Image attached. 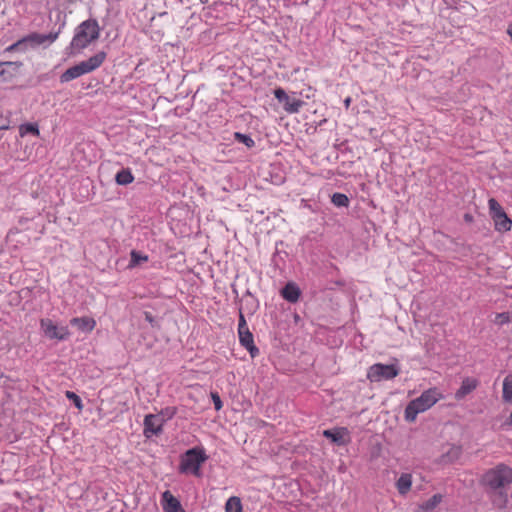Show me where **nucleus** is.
I'll return each instance as SVG.
<instances>
[{
  "label": "nucleus",
  "instance_id": "obj_24",
  "mask_svg": "<svg viewBox=\"0 0 512 512\" xmlns=\"http://www.w3.org/2000/svg\"><path fill=\"white\" fill-rule=\"evenodd\" d=\"M226 512H242V504L239 497H230L225 504Z\"/></svg>",
  "mask_w": 512,
  "mask_h": 512
},
{
  "label": "nucleus",
  "instance_id": "obj_12",
  "mask_svg": "<svg viewBox=\"0 0 512 512\" xmlns=\"http://www.w3.org/2000/svg\"><path fill=\"white\" fill-rule=\"evenodd\" d=\"M322 435L329 439L332 443L338 446H344L348 442V440L345 439V436L349 435V431L346 427H337L324 430Z\"/></svg>",
  "mask_w": 512,
  "mask_h": 512
},
{
  "label": "nucleus",
  "instance_id": "obj_8",
  "mask_svg": "<svg viewBox=\"0 0 512 512\" xmlns=\"http://www.w3.org/2000/svg\"><path fill=\"white\" fill-rule=\"evenodd\" d=\"M489 212L494 221L495 229L499 232H507L511 229L512 221L507 216L501 205L494 198L488 201Z\"/></svg>",
  "mask_w": 512,
  "mask_h": 512
},
{
  "label": "nucleus",
  "instance_id": "obj_11",
  "mask_svg": "<svg viewBox=\"0 0 512 512\" xmlns=\"http://www.w3.org/2000/svg\"><path fill=\"white\" fill-rule=\"evenodd\" d=\"M164 420L156 414H148L144 418V435L150 438L159 435L163 431Z\"/></svg>",
  "mask_w": 512,
  "mask_h": 512
},
{
  "label": "nucleus",
  "instance_id": "obj_22",
  "mask_svg": "<svg viewBox=\"0 0 512 512\" xmlns=\"http://www.w3.org/2000/svg\"><path fill=\"white\" fill-rule=\"evenodd\" d=\"M115 181L118 185H128L134 181V176L129 168L122 169L116 174Z\"/></svg>",
  "mask_w": 512,
  "mask_h": 512
},
{
  "label": "nucleus",
  "instance_id": "obj_13",
  "mask_svg": "<svg viewBox=\"0 0 512 512\" xmlns=\"http://www.w3.org/2000/svg\"><path fill=\"white\" fill-rule=\"evenodd\" d=\"M60 33V30L57 32H51L49 34H39V33H31L24 37L26 46L30 44L31 46H39L44 44L45 42L53 43Z\"/></svg>",
  "mask_w": 512,
  "mask_h": 512
},
{
  "label": "nucleus",
  "instance_id": "obj_18",
  "mask_svg": "<svg viewBox=\"0 0 512 512\" xmlns=\"http://www.w3.org/2000/svg\"><path fill=\"white\" fill-rule=\"evenodd\" d=\"M300 295V288L294 282H288L281 290V296L290 303H296Z\"/></svg>",
  "mask_w": 512,
  "mask_h": 512
},
{
  "label": "nucleus",
  "instance_id": "obj_14",
  "mask_svg": "<svg viewBox=\"0 0 512 512\" xmlns=\"http://www.w3.org/2000/svg\"><path fill=\"white\" fill-rule=\"evenodd\" d=\"M461 455V446L451 445L446 452L439 456L436 462L440 465L453 464L461 457Z\"/></svg>",
  "mask_w": 512,
  "mask_h": 512
},
{
  "label": "nucleus",
  "instance_id": "obj_35",
  "mask_svg": "<svg viewBox=\"0 0 512 512\" xmlns=\"http://www.w3.org/2000/svg\"><path fill=\"white\" fill-rule=\"evenodd\" d=\"M211 398L214 403V407L216 411H219L223 407L222 400L217 392L211 393Z\"/></svg>",
  "mask_w": 512,
  "mask_h": 512
},
{
  "label": "nucleus",
  "instance_id": "obj_9",
  "mask_svg": "<svg viewBox=\"0 0 512 512\" xmlns=\"http://www.w3.org/2000/svg\"><path fill=\"white\" fill-rule=\"evenodd\" d=\"M400 369L395 364L376 363L372 365L367 373L370 381L390 380L398 376Z\"/></svg>",
  "mask_w": 512,
  "mask_h": 512
},
{
  "label": "nucleus",
  "instance_id": "obj_34",
  "mask_svg": "<svg viewBox=\"0 0 512 512\" xmlns=\"http://www.w3.org/2000/svg\"><path fill=\"white\" fill-rule=\"evenodd\" d=\"M26 47L24 38L18 40L17 42L10 45L6 50L7 51H15V50H23Z\"/></svg>",
  "mask_w": 512,
  "mask_h": 512
},
{
  "label": "nucleus",
  "instance_id": "obj_30",
  "mask_svg": "<svg viewBox=\"0 0 512 512\" xmlns=\"http://www.w3.org/2000/svg\"><path fill=\"white\" fill-rule=\"evenodd\" d=\"M148 260V256L140 254L136 250L131 251V260H130V266H136L139 265L141 262H145Z\"/></svg>",
  "mask_w": 512,
  "mask_h": 512
},
{
  "label": "nucleus",
  "instance_id": "obj_36",
  "mask_svg": "<svg viewBox=\"0 0 512 512\" xmlns=\"http://www.w3.org/2000/svg\"><path fill=\"white\" fill-rule=\"evenodd\" d=\"M144 318H145V320H146L147 322H149V323H150V325H151L152 327H157V328H159V323H158V321L155 319V317L152 315V313H151V312H149V311H144Z\"/></svg>",
  "mask_w": 512,
  "mask_h": 512
},
{
  "label": "nucleus",
  "instance_id": "obj_41",
  "mask_svg": "<svg viewBox=\"0 0 512 512\" xmlns=\"http://www.w3.org/2000/svg\"><path fill=\"white\" fill-rule=\"evenodd\" d=\"M507 33L509 34L510 38H511V41H512V24L509 25L508 27V30H507Z\"/></svg>",
  "mask_w": 512,
  "mask_h": 512
},
{
  "label": "nucleus",
  "instance_id": "obj_37",
  "mask_svg": "<svg viewBox=\"0 0 512 512\" xmlns=\"http://www.w3.org/2000/svg\"><path fill=\"white\" fill-rule=\"evenodd\" d=\"M7 66V67H13V70L15 72H18L19 68L22 66V62L19 61H6V62H0V67Z\"/></svg>",
  "mask_w": 512,
  "mask_h": 512
},
{
  "label": "nucleus",
  "instance_id": "obj_21",
  "mask_svg": "<svg viewBox=\"0 0 512 512\" xmlns=\"http://www.w3.org/2000/svg\"><path fill=\"white\" fill-rule=\"evenodd\" d=\"M502 399L505 403H512V374L504 378Z\"/></svg>",
  "mask_w": 512,
  "mask_h": 512
},
{
  "label": "nucleus",
  "instance_id": "obj_16",
  "mask_svg": "<svg viewBox=\"0 0 512 512\" xmlns=\"http://www.w3.org/2000/svg\"><path fill=\"white\" fill-rule=\"evenodd\" d=\"M163 497V509L165 512H185L180 501L170 491H165Z\"/></svg>",
  "mask_w": 512,
  "mask_h": 512
},
{
  "label": "nucleus",
  "instance_id": "obj_29",
  "mask_svg": "<svg viewBox=\"0 0 512 512\" xmlns=\"http://www.w3.org/2000/svg\"><path fill=\"white\" fill-rule=\"evenodd\" d=\"M20 133H21V135H24V134H27V133H30V134H33V135H38L39 134V129H38L37 124L26 123V124H22L20 126Z\"/></svg>",
  "mask_w": 512,
  "mask_h": 512
},
{
  "label": "nucleus",
  "instance_id": "obj_10",
  "mask_svg": "<svg viewBox=\"0 0 512 512\" xmlns=\"http://www.w3.org/2000/svg\"><path fill=\"white\" fill-rule=\"evenodd\" d=\"M275 98L284 104V110L288 113H298L300 108L304 105V101L297 98L290 97L284 89L276 88L274 90Z\"/></svg>",
  "mask_w": 512,
  "mask_h": 512
},
{
  "label": "nucleus",
  "instance_id": "obj_38",
  "mask_svg": "<svg viewBox=\"0 0 512 512\" xmlns=\"http://www.w3.org/2000/svg\"><path fill=\"white\" fill-rule=\"evenodd\" d=\"M504 425L512 426V411H511L510 416L505 420Z\"/></svg>",
  "mask_w": 512,
  "mask_h": 512
},
{
  "label": "nucleus",
  "instance_id": "obj_19",
  "mask_svg": "<svg viewBox=\"0 0 512 512\" xmlns=\"http://www.w3.org/2000/svg\"><path fill=\"white\" fill-rule=\"evenodd\" d=\"M70 324L82 332H90L94 329L96 322L93 318L84 316L72 318Z\"/></svg>",
  "mask_w": 512,
  "mask_h": 512
},
{
  "label": "nucleus",
  "instance_id": "obj_27",
  "mask_svg": "<svg viewBox=\"0 0 512 512\" xmlns=\"http://www.w3.org/2000/svg\"><path fill=\"white\" fill-rule=\"evenodd\" d=\"M441 500L442 496L440 494H434L431 498L423 503L422 507L425 510H432L441 502Z\"/></svg>",
  "mask_w": 512,
  "mask_h": 512
},
{
  "label": "nucleus",
  "instance_id": "obj_26",
  "mask_svg": "<svg viewBox=\"0 0 512 512\" xmlns=\"http://www.w3.org/2000/svg\"><path fill=\"white\" fill-rule=\"evenodd\" d=\"M234 139L239 143L244 144L247 148H252L255 146V141L247 134L235 132Z\"/></svg>",
  "mask_w": 512,
  "mask_h": 512
},
{
  "label": "nucleus",
  "instance_id": "obj_15",
  "mask_svg": "<svg viewBox=\"0 0 512 512\" xmlns=\"http://www.w3.org/2000/svg\"><path fill=\"white\" fill-rule=\"evenodd\" d=\"M477 386H478L477 379L466 377L465 379H463L459 389L455 392V399L456 400L464 399L469 393H471L473 390H475L477 388Z\"/></svg>",
  "mask_w": 512,
  "mask_h": 512
},
{
  "label": "nucleus",
  "instance_id": "obj_31",
  "mask_svg": "<svg viewBox=\"0 0 512 512\" xmlns=\"http://www.w3.org/2000/svg\"><path fill=\"white\" fill-rule=\"evenodd\" d=\"M66 397L73 402V404L78 410L83 409L82 400L76 393L72 391H66Z\"/></svg>",
  "mask_w": 512,
  "mask_h": 512
},
{
  "label": "nucleus",
  "instance_id": "obj_4",
  "mask_svg": "<svg viewBox=\"0 0 512 512\" xmlns=\"http://www.w3.org/2000/svg\"><path fill=\"white\" fill-rule=\"evenodd\" d=\"M440 394L436 388H430L424 391L419 397L410 401L405 408V420L414 422L419 413L431 408L439 399Z\"/></svg>",
  "mask_w": 512,
  "mask_h": 512
},
{
  "label": "nucleus",
  "instance_id": "obj_23",
  "mask_svg": "<svg viewBox=\"0 0 512 512\" xmlns=\"http://www.w3.org/2000/svg\"><path fill=\"white\" fill-rule=\"evenodd\" d=\"M411 484V476L409 474H402L397 480V489L399 493H407L411 488Z\"/></svg>",
  "mask_w": 512,
  "mask_h": 512
},
{
  "label": "nucleus",
  "instance_id": "obj_7",
  "mask_svg": "<svg viewBox=\"0 0 512 512\" xmlns=\"http://www.w3.org/2000/svg\"><path fill=\"white\" fill-rule=\"evenodd\" d=\"M238 335L240 344L247 349L252 358L259 355V349L254 344L253 334L250 332L249 327L246 323L242 308H239V323H238Z\"/></svg>",
  "mask_w": 512,
  "mask_h": 512
},
{
  "label": "nucleus",
  "instance_id": "obj_2",
  "mask_svg": "<svg viewBox=\"0 0 512 512\" xmlns=\"http://www.w3.org/2000/svg\"><path fill=\"white\" fill-rule=\"evenodd\" d=\"M100 28L96 19H88L83 21L75 29L74 37L70 43V54L80 52L90 43L99 38Z\"/></svg>",
  "mask_w": 512,
  "mask_h": 512
},
{
  "label": "nucleus",
  "instance_id": "obj_40",
  "mask_svg": "<svg viewBox=\"0 0 512 512\" xmlns=\"http://www.w3.org/2000/svg\"><path fill=\"white\" fill-rule=\"evenodd\" d=\"M350 103H351V98H350V97H347V98L344 100V105H345L346 109H348V108H349Z\"/></svg>",
  "mask_w": 512,
  "mask_h": 512
},
{
  "label": "nucleus",
  "instance_id": "obj_5",
  "mask_svg": "<svg viewBox=\"0 0 512 512\" xmlns=\"http://www.w3.org/2000/svg\"><path fill=\"white\" fill-rule=\"evenodd\" d=\"M208 459L203 448L193 447L180 457V473H191L197 477L201 475L200 467Z\"/></svg>",
  "mask_w": 512,
  "mask_h": 512
},
{
  "label": "nucleus",
  "instance_id": "obj_20",
  "mask_svg": "<svg viewBox=\"0 0 512 512\" xmlns=\"http://www.w3.org/2000/svg\"><path fill=\"white\" fill-rule=\"evenodd\" d=\"M6 238H7L8 242L21 243L22 245L29 242V240H30L29 236L26 234H23L18 228L11 229L8 232Z\"/></svg>",
  "mask_w": 512,
  "mask_h": 512
},
{
  "label": "nucleus",
  "instance_id": "obj_32",
  "mask_svg": "<svg viewBox=\"0 0 512 512\" xmlns=\"http://www.w3.org/2000/svg\"><path fill=\"white\" fill-rule=\"evenodd\" d=\"M510 321H511V316H510L509 312H502V313L496 314V317L494 320L495 324H497L499 326L507 324Z\"/></svg>",
  "mask_w": 512,
  "mask_h": 512
},
{
  "label": "nucleus",
  "instance_id": "obj_39",
  "mask_svg": "<svg viewBox=\"0 0 512 512\" xmlns=\"http://www.w3.org/2000/svg\"><path fill=\"white\" fill-rule=\"evenodd\" d=\"M464 220L466 222H471L473 220V216L467 213L464 215Z\"/></svg>",
  "mask_w": 512,
  "mask_h": 512
},
{
  "label": "nucleus",
  "instance_id": "obj_25",
  "mask_svg": "<svg viewBox=\"0 0 512 512\" xmlns=\"http://www.w3.org/2000/svg\"><path fill=\"white\" fill-rule=\"evenodd\" d=\"M331 202L337 207H348L349 198L343 193H334L331 197Z\"/></svg>",
  "mask_w": 512,
  "mask_h": 512
},
{
  "label": "nucleus",
  "instance_id": "obj_17",
  "mask_svg": "<svg viewBox=\"0 0 512 512\" xmlns=\"http://www.w3.org/2000/svg\"><path fill=\"white\" fill-rule=\"evenodd\" d=\"M241 301L243 304L240 308H242V312L246 311L248 315H253L259 308L258 299L249 290L245 292Z\"/></svg>",
  "mask_w": 512,
  "mask_h": 512
},
{
  "label": "nucleus",
  "instance_id": "obj_28",
  "mask_svg": "<svg viewBox=\"0 0 512 512\" xmlns=\"http://www.w3.org/2000/svg\"><path fill=\"white\" fill-rule=\"evenodd\" d=\"M176 412H177L176 407H165L156 415L160 416L164 420V423H165L166 421L172 419L175 416Z\"/></svg>",
  "mask_w": 512,
  "mask_h": 512
},
{
  "label": "nucleus",
  "instance_id": "obj_1",
  "mask_svg": "<svg viewBox=\"0 0 512 512\" xmlns=\"http://www.w3.org/2000/svg\"><path fill=\"white\" fill-rule=\"evenodd\" d=\"M479 485L497 509H505L509 502L512 486V468L504 463L487 469L479 479Z\"/></svg>",
  "mask_w": 512,
  "mask_h": 512
},
{
  "label": "nucleus",
  "instance_id": "obj_3",
  "mask_svg": "<svg viewBox=\"0 0 512 512\" xmlns=\"http://www.w3.org/2000/svg\"><path fill=\"white\" fill-rule=\"evenodd\" d=\"M107 54L105 51H99L85 61H82L68 69L60 75V82L66 83L72 81L84 74L90 73L99 68L105 61Z\"/></svg>",
  "mask_w": 512,
  "mask_h": 512
},
{
  "label": "nucleus",
  "instance_id": "obj_6",
  "mask_svg": "<svg viewBox=\"0 0 512 512\" xmlns=\"http://www.w3.org/2000/svg\"><path fill=\"white\" fill-rule=\"evenodd\" d=\"M40 330L49 340L66 341L71 334L67 326H59L49 318L40 319Z\"/></svg>",
  "mask_w": 512,
  "mask_h": 512
},
{
  "label": "nucleus",
  "instance_id": "obj_42",
  "mask_svg": "<svg viewBox=\"0 0 512 512\" xmlns=\"http://www.w3.org/2000/svg\"><path fill=\"white\" fill-rule=\"evenodd\" d=\"M7 128V125H0V130L1 129H6Z\"/></svg>",
  "mask_w": 512,
  "mask_h": 512
},
{
  "label": "nucleus",
  "instance_id": "obj_33",
  "mask_svg": "<svg viewBox=\"0 0 512 512\" xmlns=\"http://www.w3.org/2000/svg\"><path fill=\"white\" fill-rule=\"evenodd\" d=\"M17 72H15L14 70L11 71L9 69H6V68H3L0 67V81H9L11 80L15 75H16Z\"/></svg>",
  "mask_w": 512,
  "mask_h": 512
}]
</instances>
